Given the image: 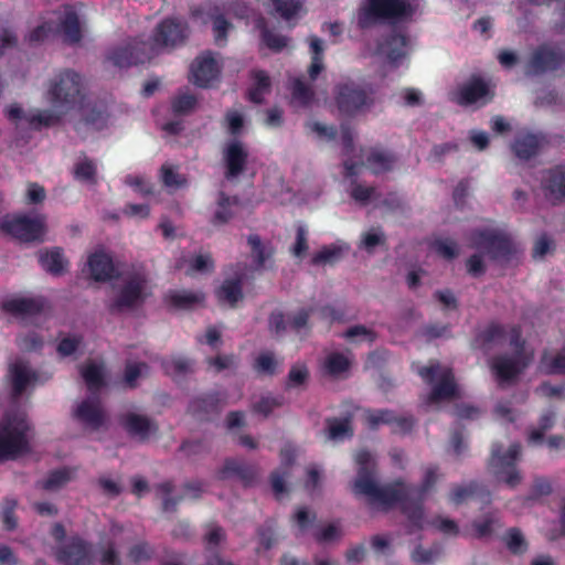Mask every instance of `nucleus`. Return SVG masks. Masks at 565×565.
Listing matches in <instances>:
<instances>
[{
    "label": "nucleus",
    "mask_w": 565,
    "mask_h": 565,
    "mask_svg": "<svg viewBox=\"0 0 565 565\" xmlns=\"http://www.w3.org/2000/svg\"><path fill=\"white\" fill-rule=\"evenodd\" d=\"M353 491L355 494L366 497L371 505H379L383 510H388L401 503V511L407 518L406 533L412 535L423 530L424 505L409 499L411 488H407L402 481L379 486L374 478L371 480L363 478L359 482H354Z\"/></svg>",
    "instance_id": "1"
},
{
    "label": "nucleus",
    "mask_w": 565,
    "mask_h": 565,
    "mask_svg": "<svg viewBox=\"0 0 565 565\" xmlns=\"http://www.w3.org/2000/svg\"><path fill=\"white\" fill-rule=\"evenodd\" d=\"M191 35L189 22L180 17H167L153 29L149 38L151 57L184 46Z\"/></svg>",
    "instance_id": "2"
},
{
    "label": "nucleus",
    "mask_w": 565,
    "mask_h": 565,
    "mask_svg": "<svg viewBox=\"0 0 565 565\" xmlns=\"http://www.w3.org/2000/svg\"><path fill=\"white\" fill-rule=\"evenodd\" d=\"M470 246L488 255L493 262L508 263L515 254L510 234L498 228H476L469 234Z\"/></svg>",
    "instance_id": "3"
},
{
    "label": "nucleus",
    "mask_w": 565,
    "mask_h": 565,
    "mask_svg": "<svg viewBox=\"0 0 565 565\" xmlns=\"http://www.w3.org/2000/svg\"><path fill=\"white\" fill-rule=\"evenodd\" d=\"M414 9L406 0H365L358 23L366 29L380 21L397 22L412 17Z\"/></svg>",
    "instance_id": "4"
},
{
    "label": "nucleus",
    "mask_w": 565,
    "mask_h": 565,
    "mask_svg": "<svg viewBox=\"0 0 565 565\" xmlns=\"http://www.w3.org/2000/svg\"><path fill=\"white\" fill-rule=\"evenodd\" d=\"M333 93L339 111L348 116H354L375 104V89L371 84L362 85L347 79L338 83Z\"/></svg>",
    "instance_id": "5"
},
{
    "label": "nucleus",
    "mask_w": 565,
    "mask_h": 565,
    "mask_svg": "<svg viewBox=\"0 0 565 565\" xmlns=\"http://www.w3.org/2000/svg\"><path fill=\"white\" fill-rule=\"evenodd\" d=\"M501 451L502 446L500 444L492 445L489 467L499 482L514 489L522 481V475L516 467V461L521 456V445L518 443L510 445L504 455Z\"/></svg>",
    "instance_id": "6"
},
{
    "label": "nucleus",
    "mask_w": 565,
    "mask_h": 565,
    "mask_svg": "<svg viewBox=\"0 0 565 565\" xmlns=\"http://www.w3.org/2000/svg\"><path fill=\"white\" fill-rule=\"evenodd\" d=\"M49 94L54 106L67 111L84 99L82 77L72 70L62 71L52 82Z\"/></svg>",
    "instance_id": "7"
},
{
    "label": "nucleus",
    "mask_w": 565,
    "mask_h": 565,
    "mask_svg": "<svg viewBox=\"0 0 565 565\" xmlns=\"http://www.w3.org/2000/svg\"><path fill=\"white\" fill-rule=\"evenodd\" d=\"M418 374L424 382L429 385L438 380L427 396V404H436L456 397L457 384L451 369H443L440 364L436 362L420 367Z\"/></svg>",
    "instance_id": "8"
},
{
    "label": "nucleus",
    "mask_w": 565,
    "mask_h": 565,
    "mask_svg": "<svg viewBox=\"0 0 565 565\" xmlns=\"http://www.w3.org/2000/svg\"><path fill=\"white\" fill-rule=\"evenodd\" d=\"M29 426L24 419L9 420L0 429V462L15 459L28 451L26 439Z\"/></svg>",
    "instance_id": "9"
},
{
    "label": "nucleus",
    "mask_w": 565,
    "mask_h": 565,
    "mask_svg": "<svg viewBox=\"0 0 565 565\" xmlns=\"http://www.w3.org/2000/svg\"><path fill=\"white\" fill-rule=\"evenodd\" d=\"M527 72L533 75H542L565 68V50L556 44H540L531 54Z\"/></svg>",
    "instance_id": "10"
},
{
    "label": "nucleus",
    "mask_w": 565,
    "mask_h": 565,
    "mask_svg": "<svg viewBox=\"0 0 565 565\" xmlns=\"http://www.w3.org/2000/svg\"><path fill=\"white\" fill-rule=\"evenodd\" d=\"M147 279L143 275L134 274L129 276L118 291L116 298L109 303L111 313L121 312L140 306L146 300Z\"/></svg>",
    "instance_id": "11"
},
{
    "label": "nucleus",
    "mask_w": 565,
    "mask_h": 565,
    "mask_svg": "<svg viewBox=\"0 0 565 565\" xmlns=\"http://www.w3.org/2000/svg\"><path fill=\"white\" fill-rule=\"evenodd\" d=\"M146 49L147 43L137 40L110 47L106 53L105 63L118 68L143 64L152 58L149 50Z\"/></svg>",
    "instance_id": "12"
},
{
    "label": "nucleus",
    "mask_w": 565,
    "mask_h": 565,
    "mask_svg": "<svg viewBox=\"0 0 565 565\" xmlns=\"http://www.w3.org/2000/svg\"><path fill=\"white\" fill-rule=\"evenodd\" d=\"M227 395L223 391L202 393L192 398L188 406V413L199 420H209L220 414L226 405Z\"/></svg>",
    "instance_id": "13"
},
{
    "label": "nucleus",
    "mask_w": 565,
    "mask_h": 565,
    "mask_svg": "<svg viewBox=\"0 0 565 565\" xmlns=\"http://www.w3.org/2000/svg\"><path fill=\"white\" fill-rule=\"evenodd\" d=\"M531 360L532 356L499 354L492 358L490 369L500 384L510 383L523 373Z\"/></svg>",
    "instance_id": "14"
},
{
    "label": "nucleus",
    "mask_w": 565,
    "mask_h": 565,
    "mask_svg": "<svg viewBox=\"0 0 565 565\" xmlns=\"http://www.w3.org/2000/svg\"><path fill=\"white\" fill-rule=\"evenodd\" d=\"M2 228L22 242L41 241L44 234L42 217L19 216L2 224Z\"/></svg>",
    "instance_id": "15"
},
{
    "label": "nucleus",
    "mask_w": 565,
    "mask_h": 565,
    "mask_svg": "<svg viewBox=\"0 0 565 565\" xmlns=\"http://www.w3.org/2000/svg\"><path fill=\"white\" fill-rule=\"evenodd\" d=\"M191 81L199 87L207 88L217 82L221 74V67L214 58L212 52L203 53L191 64Z\"/></svg>",
    "instance_id": "16"
},
{
    "label": "nucleus",
    "mask_w": 565,
    "mask_h": 565,
    "mask_svg": "<svg viewBox=\"0 0 565 565\" xmlns=\"http://www.w3.org/2000/svg\"><path fill=\"white\" fill-rule=\"evenodd\" d=\"M56 559L64 565H90L92 545L79 536H72L56 551Z\"/></svg>",
    "instance_id": "17"
},
{
    "label": "nucleus",
    "mask_w": 565,
    "mask_h": 565,
    "mask_svg": "<svg viewBox=\"0 0 565 565\" xmlns=\"http://www.w3.org/2000/svg\"><path fill=\"white\" fill-rule=\"evenodd\" d=\"M541 188L553 203L565 200V162L543 171Z\"/></svg>",
    "instance_id": "18"
},
{
    "label": "nucleus",
    "mask_w": 565,
    "mask_h": 565,
    "mask_svg": "<svg viewBox=\"0 0 565 565\" xmlns=\"http://www.w3.org/2000/svg\"><path fill=\"white\" fill-rule=\"evenodd\" d=\"M507 337V328L499 322L491 321L483 329L476 332L471 347L487 354L494 348L502 345Z\"/></svg>",
    "instance_id": "19"
},
{
    "label": "nucleus",
    "mask_w": 565,
    "mask_h": 565,
    "mask_svg": "<svg viewBox=\"0 0 565 565\" xmlns=\"http://www.w3.org/2000/svg\"><path fill=\"white\" fill-rule=\"evenodd\" d=\"M119 424L130 437L137 438L141 443L147 441L152 434H157L159 430L157 423L145 415L135 413L120 415Z\"/></svg>",
    "instance_id": "20"
},
{
    "label": "nucleus",
    "mask_w": 565,
    "mask_h": 565,
    "mask_svg": "<svg viewBox=\"0 0 565 565\" xmlns=\"http://www.w3.org/2000/svg\"><path fill=\"white\" fill-rule=\"evenodd\" d=\"M494 93L489 85L480 77L472 76L468 83L458 90L457 103L461 106H469L478 102L487 104L492 100Z\"/></svg>",
    "instance_id": "21"
},
{
    "label": "nucleus",
    "mask_w": 565,
    "mask_h": 565,
    "mask_svg": "<svg viewBox=\"0 0 565 565\" xmlns=\"http://www.w3.org/2000/svg\"><path fill=\"white\" fill-rule=\"evenodd\" d=\"M408 38L399 32L393 31L377 44V53L384 55L393 66H398L407 55Z\"/></svg>",
    "instance_id": "22"
},
{
    "label": "nucleus",
    "mask_w": 565,
    "mask_h": 565,
    "mask_svg": "<svg viewBox=\"0 0 565 565\" xmlns=\"http://www.w3.org/2000/svg\"><path fill=\"white\" fill-rule=\"evenodd\" d=\"M8 376L11 383L13 398H19L29 385L35 383L39 375L29 367L28 362L18 360L9 365Z\"/></svg>",
    "instance_id": "23"
},
{
    "label": "nucleus",
    "mask_w": 565,
    "mask_h": 565,
    "mask_svg": "<svg viewBox=\"0 0 565 565\" xmlns=\"http://www.w3.org/2000/svg\"><path fill=\"white\" fill-rule=\"evenodd\" d=\"M257 476L258 469L255 465L233 458L226 459L217 472L220 480L237 477L245 487L253 486L257 480Z\"/></svg>",
    "instance_id": "24"
},
{
    "label": "nucleus",
    "mask_w": 565,
    "mask_h": 565,
    "mask_svg": "<svg viewBox=\"0 0 565 565\" xmlns=\"http://www.w3.org/2000/svg\"><path fill=\"white\" fill-rule=\"evenodd\" d=\"M223 159L226 168L225 177L227 180H231L237 178L245 171L248 152L243 142L234 140L226 145Z\"/></svg>",
    "instance_id": "25"
},
{
    "label": "nucleus",
    "mask_w": 565,
    "mask_h": 565,
    "mask_svg": "<svg viewBox=\"0 0 565 565\" xmlns=\"http://www.w3.org/2000/svg\"><path fill=\"white\" fill-rule=\"evenodd\" d=\"M468 499H479L482 503L491 502L490 491L477 481H471L467 486H455L449 494V500L454 504H461Z\"/></svg>",
    "instance_id": "26"
},
{
    "label": "nucleus",
    "mask_w": 565,
    "mask_h": 565,
    "mask_svg": "<svg viewBox=\"0 0 565 565\" xmlns=\"http://www.w3.org/2000/svg\"><path fill=\"white\" fill-rule=\"evenodd\" d=\"M209 17L212 21V31L215 44L220 47L225 46L228 42V33L234 29L233 23L226 19L218 4L209 6Z\"/></svg>",
    "instance_id": "27"
},
{
    "label": "nucleus",
    "mask_w": 565,
    "mask_h": 565,
    "mask_svg": "<svg viewBox=\"0 0 565 565\" xmlns=\"http://www.w3.org/2000/svg\"><path fill=\"white\" fill-rule=\"evenodd\" d=\"M89 273L95 281H108L115 276L113 258L104 252H95L88 257Z\"/></svg>",
    "instance_id": "28"
},
{
    "label": "nucleus",
    "mask_w": 565,
    "mask_h": 565,
    "mask_svg": "<svg viewBox=\"0 0 565 565\" xmlns=\"http://www.w3.org/2000/svg\"><path fill=\"white\" fill-rule=\"evenodd\" d=\"M75 417L95 430L105 423V415L97 399L83 401L75 411Z\"/></svg>",
    "instance_id": "29"
},
{
    "label": "nucleus",
    "mask_w": 565,
    "mask_h": 565,
    "mask_svg": "<svg viewBox=\"0 0 565 565\" xmlns=\"http://www.w3.org/2000/svg\"><path fill=\"white\" fill-rule=\"evenodd\" d=\"M542 143L543 137L541 135L522 132L515 137L512 150L518 158L529 160L539 153Z\"/></svg>",
    "instance_id": "30"
},
{
    "label": "nucleus",
    "mask_w": 565,
    "mask_h": 565,
    "mask_svg": "<svg viewBox=\"0 0 565 565\" xmlns=\"http://www.w3.org/2000/svg\"><path fill=\"white\" fill-rule=\"evenodd\" d=\"M39 263L49 274L53 276H61L65 273L68 262L64 257L61 247H53L51 249L39 252Z\"/></svg>",
    "instance_id": "31"
},
{
    "label": "nucleus",
    "mask_w": 565,
    "mask_h": 565,
    "mask_svg": "<svg viewBox=\"0 0 565 565\" xmlns=\"http://www.w3.org/2000/svg\"><path fill=\"white\" fill-rule=\"evenodd\" d=\"M215 296L220 303L235 308L238 301L243 299L241 277L225 279L215 290Z\"/></svg>",
    "instance_id": "32"
},
{
    "label": "nucleus",
    "mask_w": 565,
    "mask_h": 565,
    "mask_svg": "<svg viewBox=\"0 0 565 565\" xmlns=\"http://www.w3.org/2000/svg\"><path fill=\"white\" fill-rule=\"evenodd\" d=\"M205 295L202 291L173 290L167 296V302L179 310H191L204 302Z\"/></svg>",
    "instance_id": "33"
},
{
    "label": "nucleus",
    "mask_w": 565,
    "mask_h": 565,
    "mask_svg": "<svg viewBox=\"0 0 565 565\" xmlns=\"http://www.w3.org/2000/svg\"><path fill=\"white\" fill-rule=\"evenodd\" d=\"M7 312L18 316H35L44 309V300L42 298H14L3 303Z\"/></svg>",
    "instance_id": "34"
},
{
    "label": "nucleus",
    "mask_w": 565,
    "mask_h": 565,
    "mask_svg": "<svg viewBox=\"0 0 565 565\" xmlns=\"http://www.w3.org/2000/svg\"><path fill=\"white\" fill-rule=\"evenodd\" d=\"M60 29L66 43L77 44L81 42V22L77 12L72 7L66 8L64 17L60 23Z\"/></svg>",
    "instance_id": "35"
},
{
    "label": "nucleus",
    "mask_w": 565,
    "mask_h": 565,
    "mask_svg": "<svg viewBox=\"0 0 565 565\" xmlns=\"http://www.w3.org/2000/svg\"><path fill=\"white\" fill-rule=\"evenodd\" d=\"M217 207L211 220V223L215 226L226 224L234 216L233 207L238 206L239 200L237 196H230L225 192L221 191L217 195L216 201Z\"/></svg>",
    "instance_id": "36"
},
{
    "label": "nucleus",
    "mask_w": 565,
    "mask_h": 565,
    "mask_svg": "<svg viewBox=\"0 0 565 565\" xmlns=\"http://www.w3.org/2000/svg\"><path fill=\"white\" fill-rule=\"evenodd\" d=\"M327 437L329 440L339 441L353 436L351 417H328L326 419Z\"/></svg>",
    "instance_id": "37"
},
{
    "label": "nucleus",
    "mask_w": 565,
    "mask_h": 565,
    "mask_svg": "<svg viewBox=\"0 0 565 565\" xmlns=\"http://www.w3.org/2000/svg\"><path fill=\"white\" fill-rule=\"evenodd\" d=\"M107 125V115L96 106L82 107V119L75 125V129L79 132L83 128L89 127L94 130H102Z\"/></svg>",
    "instance_id": "38"
},
{
    "label": "nucleus",
    "mask_w": 565,
    "mask_h": 565,
    "mask_svg": "<svg viewBox=\"0 0 565 565\" xmlns=\"http://www.w3.org/2000/svg\"><path fill=\"white\" fill-rule=\"evenodd\" d=\"M252 77L254 84L247 92L248 99L254 104H262L264 95L270 89V78L263 70L253 71Z\"/></svg>",
    "instance_id": "39"
},
{
    "label": "nucleus",
    "mask_w": 565,
    "mask_h": 565,
    "mask_svg": "<svg viewBox=\"0 0 565 565\" xmlns=\"http://www.w3.org/2000/svg\"><path fill=\"white\" fill-rule=\"evenodd\" d=\"M250 247L253 262L257 269L263 268L267 259L274 255V248L270 244H264L257 234H252L247 238Z\"/></svg>",
    "instance_id": "40"
},
{
    "label": "nucleus",
    "mask_w": 565,
    "mask_h": 565,
    "mask_svg": "<svg viewBox=\"0 0 565 565\" xmlns=\"http://www.w3.org/2000/svg\"><path fill=\"white\" fill-rule=\"evenodd\" d=\"M256 26L260 31L262 42L273 52H281L287 46L288 38L268 29L263 18L258 19Z\"/></svg>",
    "instance_id": "41"
},
{
    "label": "nucleus",
    "mask_w": 565,
    "mask_h": 565,
    "mask_svg": "<svg viewBox=\"0 0 565 565\" xmlns=\"http://www.w3.org/2000/svg\"><path fill=\"white\" fill-rule=\"evenodd\" d=\"M540 371L546 375H565V348L554 356L545 350L540 359Z\"/></svg>",
    "instance_id": "42"
},
{
    "label": "nucleus",
    "mask_w": 565,
    "mask_h": 565,
    "mask_svg": "<svg viewBox=\"0 0 565 565\" xmlns=\"http://www.w3.org/2000/svg\"><path fill=\"white\" fill-rule=\"evenodd\" d=\"M394 162L395 157L391 152L382 150H372L366 157V164L374 174L391 171Z\"/></svg>",
    "instance_id": "43"
},
{
    "label": "nucleus",
    "mask_w": 565,
    "mask_h": 565,
    "mask_svg": "<svg viewBox=\"0 0 565 565\" xmlns=\"http://www.w3.org/2000/svg\"><path fill=\"white\" fill-rule=\"evenodd\" d=\"M437 480H438V467L437 466L427 467L425 470L422 483L418 487L407 486V488H411L409 494L417 495V499L413 500V502H420L423 504L425 495L434 488Z\"/></svg>",
    "instance_id": "44"
},
{
    "label": "nucleus",
    "mask_w": 565,
    "mask_h": 565,
    "mask_svg": "<svg viewBox=\"0 0 565 565\" xmlns=\"http://www.w3.org/2000/svg\"><path fill=\"white\" fill-rule=\"evenodd\" d=\"M73 174L74 178L81 182L93 185L97 184V164L86 156L75 163Z\"/></svg>",
    "instance_id": "45"
},
{
    "label": "nucleus",
    "mask_w": 565,
    "mask_h": 565,
    "mask_svg": "<svg viewBox=\"0 0 565 565\" xmlns=\"http://www.w3.org/2000/svg\"><path fill=\"white\" fill-rule=\"evenodd\" d=\"M62 114H58L50 109L39 110L36 114H32L26 117L29 125L33 129L56 126L57 124H60Z\"/></svg>",
    "instance_id": "46"
},
{
    "label": "nucleus",
    "mask_w": 565,
    "mask_h": 565,
    "mask_svg": "<svg viewBox=\"0 0 565 565\" xmlns=\"http://www.w3.org/2000/svg\"><path fill=\"white\" fill-rule=\"evenodd\" d=\"M18 508V501L14 498L7 497L3 499L0 505V516L3 527L7 531H14L18 526V518L15 516V510Z\"/></svg>",
    "instance_id": "47"
},
{
    "label": "nucleus",
    "mask_w": 565,
    "mask_h": 565,
    "mask_svg": "<svg viewBox=\"0 0 565 565\" xmlns=\"http://www.w3.org/2000/svg\"><path fill=\"white\" fill-rule=\"evenodd\" d=\"M285 404L284 395L273 396L271 394H267L260 397V399L253 404L252 411L255 414L263 415L264 417H268L275 408L281 407Z\"/></svg>",
    "instance_id": "48"
},
{
    "label": "nucleus",
    "mask_w": 565,
    "mask_h": 565,
    "mask_svg": "<svg viewBox=\"0 0 565 565\" xmlns=\"http://www.w3.org/2000/svg\"><path fill=\"white\" fill-rule=\"evenodd\" d=\"M355 462L359 468L358 477L354 482H359L363 478L369 480L374 478V460L369 450H359L355 455Z\"/></svg>",
    "instance_id": "49"
},
{
    "label": "nucleus",
    "mask_w": 565,
    "mask_h": 565,
    "mask_svg": "<svg viewBox=\"0 0 565 565\" xmlns=\"http://www.w3.org/2000/svg\"><path fill=\"white\" fill-rule=\"evenodd\" d=\"M320 319L328 323H344L350 317L345 306L324 305L319 309Z\"/></svg>",
    "instance_id": "50"
},
{
    "label": "nucleus",
    "mask_w": 565,
    "mask_h": 565,
    "mask_svg": "<svg viewBox=\"0 0 565 565\" xmlns=\"http://www.w3.org/2000/svg\"><path fill=\"white\" fill-rule=\"evenodd\" d=\"M350 366V360L339 352L329 354L324 361L326 372L331 376H339L347 372Z\"/></svg>",
    "instance_id": "51"
},
{
    "label": "nucleus",
    "mask_w": 565,
    "mask_h": 565,
    "mask_svg": "<svg viewBox=\"0 0 565 565\" xmlns=\"http://www.w3.org/2000/svg\"><path fill=\"white\" fill-rule=\"evenodd\" d=\"M311 313L312 308H300L298 311L290 315L288 318L290 329L297 334H300L302 330L308 334L311 330L309 322Z\"/></svg>",
    "instance_id": "52"
},
{
    "label": "nucleus",
    "mask_w": 565,
    "mask_h": 565,
    "mask_svg": "<svg viewBox=\"0 0 565 565\" xmlns=\"http://www.w3.org/2000/svg\"><path fill=\"white\" fill-rule=\"evenodd\" d=\"M81 374L90 391L99 390L104 385L103 370L95 363H88L83 366Z\"/></svg>",
    "instance_id": "53"
},
{
    "label": "nucleus",
    "mask_w": 565,
    "mask_h": 565,
    "mask_svg": "<svg viewBox=\"0 0 565 565\" xmlns=\"http://www.w3.org/2000/svg\"><path fill=\"white\" fill-rule=\"evenodd\" d=\"M342 256V248L337 245L323 246L318 253L311 258L313 266H320L326 264H334Z\"/></svg>",
    "instance_id": "54"
},
{
    "label": "nucleus",
    "mask_w": 565,
    "mask_h": 565,
    "mask_svg": "<svg viewBox=\"0 0 565 565\" xmlns=\"http://www.w3.org/2000/svg\"><path fill=\"white\" fill-rule=\"evenodd\" d=\"M160 172L163 185L169 189H180L188 184L186 178L178 173L177 169L168 163L162 164Z\"/></svg>",
    "instance_id": "55"
},
{
    "label": "nucleus",
    "mask_w": 565,
    "mask_h": 565,
    "mask_svg": "<svg viewBox=\"0 0 565 565\" xmlns=\"http://www.w3.org/2000/svg\"><path fill=\"white\" fill-rule=\"evenodd\" d=\"M161 366L170 376H181L192 371V362L184 358L163 360Z\"/></svg>",
    "instance_id": "56"
},
{
    "label": "nucleus",
    "mask_w": 565,
    "mask_h": 565,
    "mask_svg": "<svg viewBox=\"0 0 565 565\" xmlns=\"http://www.w3.org/2000/svg\"><path fill=\"white\" fill-rule=\"evenodd\" d=\"M156 490L162 495V510L164 512H174L183 497H171L173 483L171 481L161 482L156 486Z\"/></svg>",
    "instance_id": "57"
},
{
    "label": "nucleus",
    "mask_w": 565,
    "mask_h": 565,
    "mask_svg": "<svg viewBox=\"0 0 565 565\" xmlns=\"http://www.w3.org/2000/svg\"><path fill=\"white\" fill-rule=\"evenodd\" d=\"M505 545L514 555H521L527 551V543L522 532L516 527H512L508 531L505 535Z\"/></svg>",
    "instance_id": "58"
},
{
    "label": "nucleus",
    "mask_w": 565,
    "mask_h": 565,
    "mask_svg": "<svg viewBox=\"0 0 565 565\" xmlns=\"http://www.w3.org/2000/svg\"><path fill=\"white\" fill-rule=\"evenodd\" d=\"M309 380V370L306 364L292 365L288 372L286 390L305 385Z\"/></svg>",
    "instance_id": "59"
},
{
    "label": "nucleus",
    "mask_w": 565,
    "mask_h": 565,
    "mask_svg": "<svg viewBox=\"0 0 565 565\" xmlns=\"http://www.w3.org/2000/svg\"><path fill=\"white\" fill-rule=\"evenodd\" d=\"M291 96L303 106H308L315 97V93L302 79L296 78L291 85Z\"/></svg>",
    "instance_id": "60"
},
{
    "label": "nucleus",
    "mask_w": 565,
    "mask_h": 565,
    "mask_svg": "<svg viewBox=\"0 0 565 565\" xmlns=\"http://www.w3.org/2000/svg\"><path fill=\"white\" fill-rule=\"evenodd\" d=\"M277 369V361L273 352H262L254 362V370L264 375H274Z\"/></svg>",
    "instance_id": "61"
},
{
    "label": "nucleus",
    "mask_w": 565,
    "mask_h": 565,
    "mask_svg": "<svg viewBox=\"0 0 565 565\" xmlns=\"http://www.w3.org/2000/svg\"><path fill=\"white\" fill-rule=\"evenodd\" d=\"M70 479L71 476L67 469L53 470L49 473L47 478L42 481L41 487L47 491L56 490L67 483Z\"/></svg>",
    "instance_id": "62"
},
{
    "label": "nucleus",
    "mask_w": 565,
    "mask_h": 565,
    "mask_svg": "<svg viewBox=\"0 0 565 565\" xmlns=\"http://www.w3.org/2000/svg\"><path fill=\"white\" fill-rule=\"evenodd\" d=\"M434 250L447 260L456 258L459 254L458 244L449 238H438L433 243Z\"/></svg>",
    "instance_id": "63"
},
{
    "label": "nucleus",
    "mask_w": 565,
    "mask_h": 565,
    "mask_svg": "<svg viewBox=\"0 0 565 565\" xmlns=\"http://www.w3.org/2000/svg\"><path fill=\"white\" fill-rule=\"evenodd\" d=\"M275 11L285 20L294 18L301 9L300 0H273Z\"/></svg>",
    "instance_id": "64"
}]
</instances>
